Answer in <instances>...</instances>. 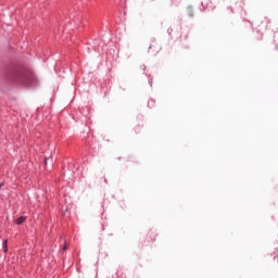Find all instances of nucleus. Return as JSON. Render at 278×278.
<instances>
[{
    "mask_svg": "<svg viewBox=\"0 0 278 278\" xmlns=\"http://www.w3.org/2000/svg\"><path fill=\"white\" fill-rule=\"evenodd\" d=\"M3 78L8 84H15L16 86H36V75L31 70L18 65L16 63H10L2 72Z\"/></svg>",
    "mask_w": 278,
    "mask_h": 278,
    "instance_id": "f257e3e1",
    "label": "nucleus"
},
{
    "mask_svg": "<svg viewBox=\"0 0 278 278\" xmlns=\"http://www.w3.org/2000/svg\"><path fill=\"white\" fill-rule=\"evenodd\" d=\"M101 40L100 39H96L92 41V47L94 49V51H99V47H101Z\"/></svg>",
    "mask_w": 278,
    "mask_h": 278,
    "instance_id": "f03ea898",
    "label": "nucleus"
},
{
    "mask_svg": "<svg viewBox=\"0 0 278 278\" xmlns=\"http://www.w3.org/2000/svg\"><path fill=\"white\" fill-rule=\"evenodd\" d=\"M27 220V216H20L18 218L15 219V225H23Z\"/></svg>",
    "mask_w": 278,
    "mask_h": 278,
    "instance_id": "7ed1b4c3",
    "label": "nucleus"
},
{
    "mask_svg": "<svg viewBox=\"0 0 278 278\" xmlns=\"http://www.w3.org/2000/svg\"><path fill=\"white\" fill-rule=\"evenodd\" d=\"M187 14L188 16H190V18L194 17V10L192 9V7L187 8Z\"/></svg>",
    "mask_w": 278,
    "mask_h": 278,
    "instance_id": "20e7f679",
    "label": "nucleus"
},
{
    "mask_svg": "<svg viewBox=\"0 0 278 278\" xmlns=\"http://www.w3.org/2000/svg\"><path fill=\"white\" fill-rule=\"evenodd\" d=\"M2 249H3V253H8V239L3 240Z\"/></svg>",
    "mask_w": 278,
    "mask_h": 278,
    "instance_id": "39448f33",
    "label": "nucleus"
},
{
    "mask_svg": "<svg viewBox=\"0 0 278 278\" xmlns=\"http://www.w3.org/2000/svg\"><path fill=\"white\" fill-rule=\"evenodd\" d=\"M153 105H155V101L154 100H149L148 101V108H153Z\"/></svg>",
    "mask_w": 278,
    "mask_h": 278,
    "instance_id": "423d86ee",
    "label": "nucleus"
},
{
    "mask_svg": "<svg viewBox=\"0 0 278 278\" xmlns=\"http://www.w3.org/2000/svg\"><path fill=\"white\" fill-rule=\"evenodd\" d=\"M201 10H202V12L205 11V10H207V3L202 2V9H201Z\"/></svg>",
    "mask_w": 278,
    "mask_h": 278,
    "instance_id": "0eeeda50",
    "label": "nucleus"
},
{
    "mask_svg": "<svg viewBox=\"0 0 278 278\" xmlns=\"http://www.w3.org/2000/svg\"><path fill=\"white\" fill-rule=\"evenodd\" d=\"M167 34L170 36V34H173V28H168Z\"/></svg>",
    "mask_w": 278,
    "mask_h": 278,
    "instance_id": "6e6552de",
    "label": "nucleus"
},
{
    "mask_svg": "<svg viewBox=\"0 0 278 278\" xmlns=\"http://www.w3.org/2000/svg\"><path fill=\"white\" fill-rule=\"evenodd\" d=\"M153 47H155V46H153V45H150V47H149V53H151V50L153 49Z\"/></svg>",
    "mask_w": 278,
    "mask_h": 278,
    "instance_id": "1a4fd4ad",
    "label": "nucleus"
},
{
    "mask_svg": "<svg viewBox=\"0 0 278 278\" xmlns=\"http://www.w3.org/2000/svg\"><path fill=\"white\" fill-rule=\"evenodd\" d=\"M48 162H49V157H46V159H45V165H46V166H47Z\"/></svg>",
    "mask_w": 278,
    "mask_h": 278,
    "instance_id": "9d476101",
    "label": "nucleus"
},
{
    "mask_svg": "<svg viewBox=\"0 0 278 278\" xmlns=\"http://www.w3.org/2000/svg\"><path fill=\"white\" fill-rule=\"evenodd\" d=\"M150 86H153V79L149 80Z\"/></svg>",
    "mask_w": 278,
    "mask_h": 278,
    "instance_id": "9b49d317",
    "label": "nucleus"
},
{
    "mask_svg": "<svg viewBox=\"0 0 278 278\" xmlns=\"http://www.w3.org/2000/svg\"><path fill=\"white\" fill-rule=\"evenodd\" d=\"M178 25H179V27H181V20L178 21Z\"/></svg>",
    "mask_w": 278,
    "mask_h": 278,
    "instance_id": "f8f14e48",
    "label": "nucleus"
},
{
    "mask_svg": "<svg viewBox=\"0 0 278 278\" xmlns=\"http://www.w3.org/2000/svg\"><path fill=\"white\" fill-rule=\"evenodd\" d=\"M66 249H67V247H66V245H64V247H63V251H66Z\"/></svg>",
    "mask_w": 278,
    "mask_h": 278,
    "instance_id": "ddd939ff",
    "label": "nucleus"
},
{
    "mask_svg": "<svg viewBox=\"0 0 278 278\" xmlns=\"http://www.w3.org/2000/svg\"><path fill=\"white\" fill-rule=\"evenodd\" d=\"M0 188H1V184H0Z\"/></svg>",
    "mask_w": 278,
    "mask_h": 278,
    "instance_id": "4468645a",
    "label": "nucleus"
}]
</instances>
